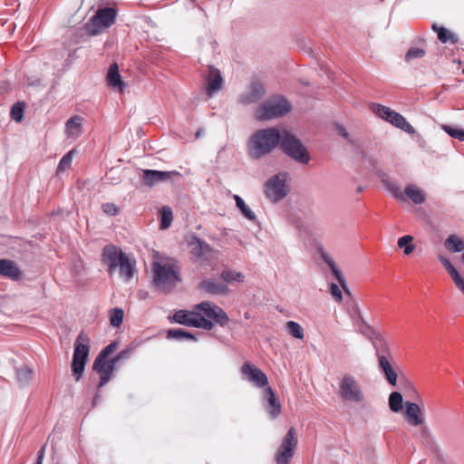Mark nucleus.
Masks as SVG:
<instances>
[{"label":"nucleus","instance_id":"22","mask_svg":"<svg viewBox=\"0 0 464 464\" xmlns=\"http://www.w3.org/2000/svg\"><path fill=\"white\" fill-rule=\"evenodd\" d=\"M394 412H401L407 421L412 425H419L423 420L421 408H391Z\"/></svg>","mask_w":464,"mask_h":464},{"label":"nucleus","instance_id":"51","mask_svg":"<svg viewBox=\"0 0 464 464\" xmlns=\"http://www.w3.org/2000/svg\"><path fill=\"white\" fill-rule=\"evenodd\" d=\"M341 389L343 396H346L348 393V378L344 376L341 382Z\"/></svg>","mask_w":464,"mask_h":464},{"label":"nucleus","instance_id":"16","mask_svg":"<svg viewBox=\"0 0 464 464\" xmlns=\"http://www.w3.org/2000/svg\"><path fill=\"white\" fill-rule=\"evenodd\" d=\"M195 308L209 318V321L212 320L220 326L227 325L229 321L226 312L220 306L211 302H201L196 304Z\"/></svg>","mask_w":464,"mask_h":464},{"label":"nucleus","instance_id":"10","mask_svg":"<svg viewBox=\"0 0 464 464\" xmlns=\"http://www.w3.org/2000/svg\"><path fill=\"white\" fill-rule=\"evenodd\" d=\"M371 110L378 117L390 122L396 128H399L409 134H413L415 132L414 128L401 114L392 111L389 107L378 103H372L371 105Z\"/></svg>","mask_w":464,"mask_h":464},{"label":"nucleus","instance_id":"36","mask_svg":"<svg viewBox=\"0 0 464 464\" xmlns=\"http://www.w3.org/2000/svg\"><path fill=\"white\" fill-rule=\"evenodd\" d=\"M160 228L167 229L170 226L173 219L172 209L168 206H164L160 209Z\"/></svg>","mask_w":464,"mask_h":464},{"label":"nucleus","instance_id":"42","mask_svg":"<svg viewBox=\"0 0 464 464\" xmlns=\"http://www.w3.org/2000/svg\"><path fill=\"white\" fill-rule=\"evenodd\" d=\"M24 103L16 102L11 109V117L16 121H21L23 119Z\"/></svg>","mask_w":464,"mask_h":464},{"label":"nucleus","instance_id":"48","mask_svg":"<svg viewBox=\"0 0 464 464\" xmlns=\"http://www.w3.org/2000/svg\"><path fill=\"white\" fill-rule=\"evenodd\" d=\"M102 210L109 215L114 216L119 212L118 207L113 203H105L102 205Z\"/></svg>","mask_w":464,"mask_h":464},{"label":"nucleus","instance_id":"11","mask_svg":"<svg viewBox=\"0 0 464 464\" xmlns=\"http://www.w3.org/2000/svg\"><path fill=\"white\" fill-rule=\"evenodd\" d=\"M286 173H278L270 178L265 184V194L272 202H278L286 197Z\"/></svg>","mask_w":464,"mask_h":464},{"label":"nucleus","instance_id":"23","mask_svg":"<svg viewBox=\"0 0 464 464\" xmlns=\"http://www.w3.org/2000/svg\"><path fill=\"white\" fill-rule=\"evenodd\" d=\"M0 275L13 280L21 278V271L16 264L9 259H0Z\"/></svg>","mask_w":464,"mask_h":464},{"label":"nucleus","instance_id":"13","mask_svg":"<svg viewBox=\"0 0 464 464\" xmlns=\"http://www.w3.org/2000/svg\"><path fill=\"white\" fill-rule=\"evenodd\" d=\"M298 440L294 427L290 428L276 454V464H289L294 456Z\"/></svg>","mask_w":464,"mask_h":464},{"label":"nucleus","instance_id":"56","mask_svg":"<svg viewBox=\"0 0 464 464\" xmlns=\"http://www.w3.org/2000/svg\"><path fill=\"white\" fill-rule=\"evenodd\" d=\"M461 259H462V261L464 262V253H463V254H462V256H461Z\"/></svg>","mask_w":464,"mask_h":464},{"label":"nucleus","instance_id":"17","mask_svg":"<svg viewBox=\"0 0 464 464\" xmlns=\"http://www.w3.org/2000/svg\"><path fill=\"white\" fill-rule=\"evenodd\" d=\"M180 173L176 170L160 171L153 169L142 170L141 180L145 186L153 187L158 183L172 179L174 177H179Z\"/></svg>","mask_w":464,"mask_h":464},{"label":"nucleus","instance_id":"2","mask_svg":"<svg viewBox=\"0 0 464 464\" xmlns=\"http://www.w3.org/2000/svg\"><path fill=\"white\" fill-rule=\"evenodd\" d=\"M281 140V131L276 128H267L255 131L247 143V154L258 160L268 155Z\"/></svg>","mask_w":464,"mask_h":464},{"label":"nucleus","instance_id":"25","mask_svg":"<svg viewBox=\"0 0 464 464\" xmlns=\"http://www.w3.org/2000/svg\"><path fill=\"white\" fill-rule=\"evenodd\" d=\"M200 288L212 295H226L228 292V288L225 284L218 283L209 279L204 280L200 284Z\"/></svg>","mask_w":464,"mask_h":464},{"label":"nucleus","instance_id":"41","mask_svg":"<svg viewBox=\"0 0 464 464\" xmlns=\"http://www.w3.org/2000/svg\"><path fill=\"white\" fill-rule=\"evenodd\" d=\"M442 130L447 132L450 137L464 141V130L461 129L454 128L449 125H443Z\"/></svg>","mask_w":464,"mask_h":464},{"label":"nucleus","instance_id":"9","mask_svg":"<svg viewBox=\"0 0 464 464\" xmlns=\"http://www.w3.org/2000/svg\"><path fill=\"white\" fill-rule=\"evenodd\" d=\"M170 320L174 323L186 326L202 328L210 331L214 327L212 321L200 314L198 310L194 307L193 311L179 310L175 312Z\"/></svg>","mask_w":464,"mask_h":464},{"label":"nucleus","instance_id":"27","mask_svg":"<svg viewBox=\"0 0 464 464\" xmlns=\"http://www.w3.org/2000/svg\"><path fill=\"white\" fill-rule=\"evenodd\" d=\"M82 119L80 116H73L66 122V132L69 137L77 138L82 133Z\"/></svg>","mask_w":464,"mask_h":464},{"label":"nucleus","instance_id":"18","mask_svg":"<svg viewBox=\"0 0 464 464\" xmlns=\"http://www.w3.org/2000/svg\"><path fill=\"white\" fill-rule=\"evenodd\" d=\"M121 249L114 245H107L102 249V262L108 266V273L112 275L118 265L121 261V257L125 256Z\"/></svg>","mask_w":464,"mask_h":464},{"label":"nucleus","instance_id":"47","mask_svg":"<svg viewBox=\"0 0 464 464\" xmlns=\"http://www.w3.org/2000/svg\"><path fill=\"white\" fill-rule=\"evenodd\" d=\"M330 293H331L333 298L336 302H341L342 301V298H343L342 291H341L340 287L336 284H334V283L331 284Z\"/></svg>","mask_w":464,"mask_h":464},{"label":"nucleus","instance_id":"39","mask_svg":"<svg viewBox=\"0 0 464 464\" xmlns=\"http://www.w3.org/2000/svg\"><path fill=\"white\" fill-rule=\"evenodd\" d=\"M285 326H286V329L288 330L289 334L292 336H294L295 338H297V339L304 338V330L298 323L294 322V321H289L286 323Z\"/></svg>","mask_w":464,"mask_h":464},{"label":"nucleus","instance_id":"49","mask_svg":"<svg viewBox=\"0 0 464 464\" xmlns=\"http://www.w3.org/2000/svg\"><path fill=\"white\" fill-rule=\"evenodd\" d=\"M117 348L116 343H111L107 345L97 357L106 359Z\"/></svg>","mask_w":464,"mask_h":464},{"label":"nucleus","instance_id":"26","mask_svg":"<svg viewBox=\"0 0 464 464\" xmlns=\"http://www.w3.org/2000/svg\"><path fill=\"white\" fill-rule=\"evenodd\" d=\"M431 28L437 33L438 38L441 43L454 44L458 42L457 36L449 29L436 24H433Z\"/></svg>","mask_w":464,"mask_h":464},{"label":"nucleus","instance_id":"8","mask_svg":"<svg viewBox=\"0 0 464 464\" xmlns=\"http://www.w3.org/2000/svg\"><path fill=\"white\" fill-rule=\"evenodd\" d=\"M116 10L112 7L98 9L95 14L85 24L86 31L95 35L101 34L115 23Z\"/></svg>","mask_w":464,"mask_h":464},{"label":"nucleus","instance_id":"50","mask_svg":"<svg viewBox=\"0 0 464 464\" xmlns=\"http://www.w3.org/2000/svg\"><path fill=\"white\" fill-rule=\"evenodd\" d=\"M456 286L464 294V279L458 274L452 278Z\"/></svg>","mask_w":464,"mask_h":464},{"label":"nucleus","instance_id":"31","mask_svg":"<svg viewBox=\"0 0 464 464\" xmlns=\"http://www.w3.org/2000/svg\"><path fill=\"white\" fill-rule=\"evenodd\" d=\"M445 247L452 252H461L464 250V241L459 237L451 235L446 239Z\"/></svg>","mask_w":464,"mask_h":464},{"label":"nucleus","instance_id":"1","mask_svg":"<svg viewBox=\"0 0 464 464\" xmlns=\"http://www.w3.org/2000/svg\"><path fill=\"white\" fill-rule=\"evenodd\" d=\"M350 320L355 334L352 338L353 346L358 348L361 346L359 334L371 341L375 349L380 370L392 387L397 386L398 374L392 367L393 357L390 346L382 334L367 323L359 302L353 299L351 294Z\"/></svg>","mask_w":464,"mask_h":464},{"label":"nucleus","instance_id":"21","mask_svg":"<svg viewBox=\"0 0 464 464\" xmlns=\"http://www.w3.org/2000/svg\"><path fill=\"white\" fill-rule=\"evenodd\" d=\"M223 78L220 74L219 70L215 68L214 66H209L208 75V86H207V93L208 96H212L213 93L218 92L222 88Z\"/></svg>","mask_w":464,"mask_h":464},{"label":"nucleus","instance_id":"46","mask_svg":"<svg viewBox=\"0 0 464 464\" xmlns=\"http://www.w3.org/2000/svg\"><path fill=\"white\" fill-rule=\"evenodd\" d=\"M263 398L267 401L269 406H277L276 404V394L274 393L273 390L270 387H265V390L263 392Z\"/></svg>","mask_w":464,"mask_h":464},{"label":"nucleus","instance_id":"30","mask_svg":"<svg viewBox=\"0 0 464 464\" xmlns=\"http://www.w3.org/2000/svg\"><path fill=\"white\" fill-rule=\"evenodd\" d=\"M121 261L118 265L120 275L126 281H130L133 277L134 269L130 258L125 256L121 257Z\"/></svg>","mask_w":464,"mask_h":464},{"label":"nucleus","instance_id":"35","mask_svg":"<svg viewBox=\"0 0 464 464\" xmlns=\"http://www.w3.org/2000/svg\"><path fill=\"white\" fill-rule=\"evenodd\" d=\"M168 337L177 340L197 341L196 336L181 329H170L168 331Z\"/></svg>","mask_w":464,"mask_h":464},{"label":"nucleus","instance_id":"4","mask_svg":"<svg viewBox=\"0 0 464 464\" xmlns=\"http://www.w3.org/2000/svg\"><path fill=\"white\" fill-rule=\"evenodd\" d=\"M401 390L408 399L403 404L402 394L399 392H392L389 396L388 406H420L428 403H441V401H430L423 400L416 387L408 379L401 381Z\"/></svg>","mask_w":464,"mask_h":464},{"label":"nucleus","instance_id":"52","mask_svg":"<svg viewBox=\"0 0 464 464\" xmlns=\"http://www.w3.org/2000/svg\"><path fill=\"white\" fill-rule=\"evenodd\" d=\"M45 447L46 445L43 446L42 449L38 451L37 454V459L35 464H43V460L45 454Z\"/></svg>","mask_w":464,"mask_h":464},{"label":"nucleus","instance_id":"28","mask_svg":"<svg viewBox=\"0 0 464 464\" xmlns=\"http://www.w3.org/2000/svg\"><path fill=\"white\" fill-rule=\"evenodd\" d=\"M319 251H320L321 257L324 260L325 263L328 264V266H330L333 274L334 275L336 279L339 281V283L342 285L343 290L346 293H348V288L346 287L345 281L343 278V276L341 275V272L337 268V266L334 264V262L332 260V258L327 255V253L324 249H320Z\"/></svg>","mask_w":464,"mask_h":464},{"label":"nucleus","instance_id":"37","mask_svg":"<svg viewBox=\"0 0 464 464\" xmlns=\"http://www.w3.org/2000/svg\"><path fill=\"white\" fill-rule=\"evenodd\" d=\"M413 237L410 235L403 236L398 239V246L404 248L403 252L405 255H410L414 250V246L411 244Z\"/></svg>","mask_w":464,"mask_h":464},{"label":"nucleus","instance_id":"38","mask_svg":"<svg viewBox=\"0 0 464 464\" xmlns=\"http://www.w3.org/2000/svg\"><path fill=\"white\" fill-rule=\"evenodd\" d=\"M74 152V150H72L61 159L57 168V174H60L71 168Z\"/></svg>","mask_w":464,"mask_h":464},{"label":"nucleus","instance_id":"15","mask_svg":"<svg viewBox=\"0 0 464 464\" xmlns=\"http://www.w3.org/2000/svg\"><path fill=\"white\" fill-rule=\"evenodd\" d=\"M389 190L392 192V196L401 201H405L406 198H410L414 204L420 205L424 203L426 197L423 190H421L419 187H417L414 184H410L406 186L404 194L400 189L399 187H397L394 184H387Z\"/></svg>","mask_w":464,"mask_h":464},{"label":"nucleus","instance_id":"33","mask_svg":"<svg viewBox=\"0 0 464 464\" xmlns=\"http://www.w3.org/2000/svg\"><path fill=\"white\" fill-rule=\"evenodd\" d=\"M234 198H235L237 207L240 209V211L244 215V217L251 221L256 220V217L255 213L245 203V201L238 195H235Z\"/></svg>","mask_w":464,"mask_h":464},{"label":"nucleus","instance_id":"7","mask_svg":"<svg viewBox=\"0 0 464 464\" xmlns=\"http://www.w3.org/2000/svg\"><path fill=\"white\" fill-rule=\"evenodd\" d=\"M89 339L82 334H79L74 343V352L72 362V376L75 381H79L85 369L87 359L89 356Z\"/></svg>","mask_w":464,"mask_h":464},{"label":"nucleus","instance_id":"45","mask_svg":"<svg viewBox=\"0 0 464 464\" xmlns=\"http://www.w3.org/2000/svg\"><path fill=\"white\" fill-rule=\"evenodd\" d=\"M439 259L451 278H453L454 276H456L459 274L457 269L453 266V265L450 263V261L447 257H445L443 256H440Z\"/></svg>","mask_w":464,"mask_h":464},{"label":"nucleus","instance_id":"20","mask_svg":"<svg viewBox=\"0 0 464 464\" xmlns=\"http://www.w3.org/2000/svg\"><path fill=\"white\" fill-rule=\"evenodd\" d=\"M107 84L109 87L122 92L125 88V82L122 81L119 72V66L116 63L110 65L107 73Z\"/></svg>","mask_w":464,"mask_h":464},{"label":"nucleus","instance_id":"3","mask_svg":"<svg viewBox=\"0 0 464 464\" xmlns=\"http://www.w3.org/2000/svg\"><path fill=\"white\" fill-rule=\"evenodd\" d=\"M152 271L155 285L165 292L170 291L181 280L180 267L171 257H164L153 262Z\"/></svg>","mask_w":464,"mask_h":464},{"label":"nucleus","instance_id":"34","mask_svg":"<svg viewBox=\"0 0 464 464\" xmlns=\"http://www.w3.org/2000/svg\"><path fill=\"white\" fill-rule=\"evenodd\" d=\"M110 324L114 328H119L124 317V312L121 308H113L109 313Z\"/></svg>","mask_w":464,"mask_h":464},{"label":"nucleus","instance_id":"43","mask_svg":"<svg viewBox=\"0 0 464 464\" xmlns=\"http://www.w3.org/2000/svg\"><path fill=\"white\" fill-rule=\"evenodd\" d=\"M425 53H426L423 49L418 48V47H412L407 52V53L405 55V61L410 62L416 58H421L425 55Z\"/></svg>","mask_w":464,"mask_h":464},{"label":"nucleus","instance_id":"54","mask_svg":"<svg viewBox=\"0 0 464 464\" xmlns=\"http://www.w3.org/2000/svg\"><path fill=\"white\" fill-rule=\"evenodd\" d=\"M338 130H339V133L343 136V137H346L347 136V133H346V130L343 127H338Z\"/></svg>","mask_w":464,"mask_h":464},{"label":"nucleus","instance_id":"53","mask_svg":"<svg viewBox=\"0 0 464 464\" xmlns=\"http://www.w3.org/2000/svg\"><path fill=\"white\" fill-rule=\"evenodd\" d=\"M281 408H272V411L270 412L271 416L273 418H276L280 413Z\"/></svg>","mask_w":464,"mask_h":464},{"label":"nucleus","instance_id":"5","mask_svg":"<svg viewBox=\"0 0 464 464\" xmlns=\"http://www.w3.org/2000/svg\"><path fill=\"white\" fill-rule=\"evenodd\" d=\"M279 144L283 152L294 160L301 164H307L309 162V152L300 140L292 132L285 130H282Z\"/></svg>","mask_w":464,"mask_h":464},{"label":"nucleus","instance_id":"44","mask_svg":"<svg viewBox=\"0 0 464 464\" xmlns=\"http://www.w3.org/2000/svg\"><path fill=\"white\" fill-rule=\"evenodd\" d=\"M439 259L451 278H453L454 276H456L459 274L457 269L453 266V265L450 263V261L447 257H445L443 256H440Z\"/></svg>","mask_w":464,"mask_h":464},{"label":"nucleus","instance_id":"40","mask_svg":"<svg viewBox=\"0 0 464 464\" xmlns=\"http://www.w3.org/2000/svg\"><path fill=\"white\" fill-rule=\"evenodd\" d=\"M16 377L20 384L25 385L31 381L33 377V371L28 367H22L17 370Z\"/></svg>","mask_w":464,"mask_h":464},{"label":"nucleus","instance_id":"12","mask_svg":"<svg viewBox=\"0 0 464 464\" xmlns=\"http://www.w3.org/2000/svg\"><path fill=\"white\" fill-rule=\"evenodd\" d=\"M129 351L123 350L112 360H106L97 357L93 362V370L100 374L99 387L106 384L111 379L116 362L127 358Z\"/></svg>","mask_w":464,"mask_h":464},{"label":"nucleus","instance_id":"24","mask_svg":"<svg viewBox=\"0 0 464 464\" xmlns=\"http://www.w3.org/2000/svg\"><path fill=\"white\" fill-rule=\"evenodd\" d=\"M192 254L197 257L205 256L207 254L213 252L211 246L205 241L197 237H192L188 242Z\"/></svg>","mask_w":464,"mask_h":464},{"label":"nucleus","instance_id":"19","mask_svg":"<svg viewBox=\"0 0 464 464\" xmlns=\"http://www.w3.org/2000/svg\"><path fill=\"white\" fill-rule=\"evenodd\" d=\"M265 94V88L263 84L257 81L251 83L249 90L242 94L239 102L242 104L247 105L257 102Z\"/></svg>","mask_w":464,"mask_h":464},{"label":"nucleus","instance_id":"55","mask_svg":"<svg viewBox=\"0 0 464 464\" xmlns=\"http://www.w3.org/2000/svg\"><path fill=\"white\" fill-rule=\"evenodd\" d=\"M363 189H364V188L362 186H358L357 188H356V192L357 193H361V192L363 191Z\"/></svg>","mask_w":464,"mask_h":464},{"label":"nucleus","instance_id":"14","mask_svg":"<svg viewBox=\"0 0 464 464\" xmlns=\"http://www.w3.org/2000/svg\"><path fill=\"white\" fill-rule=\"evenodd\" d=\"M242 378L255 387L263 389L268 385L266 375L251 362L246 361L240 368Z\"/></svg>","mask_w":464,"mask_h":464},{"label":"nucleus","instance_id":"29","mask_svg":"<svg viewBox=\"0 0 464 464\" xmlns=\"http://www.w3.org/2000/svg\"><path fill=\"white\" fill-rule=\"evenodd\" d=\"M364 401L365 395L361 385L354 380L350 379V402L362 403Z\"/></svg>","mask_w":464,"mask_h":464},{"label":"nucleus","instance_id":"6","mask_svg":"<svg viewBox=\"0 0 464 464\" xmlns=\"http://www.w3.org/2000/svg\"><path fill=\"white\" fill-rule=\"evenodd\" d=\"M291 105L287 100L281 97H273L263 102L255 112L258 121H268L279 118L289 112Z\"/></svg>","mask_w":464,"mask_h":464},{"label":"nucleus","instance_id":"32","mask_svg":"<svg viewBox=\"0 0 464 464\" xmlns=\"http://www.w3.org/2000/svg\"><path fill=\"white\" fill-rule=\"evenodd\" d=\"M221 278L228 284H232L234 282L242 283L245 280V276L241 272H237L231 269H224L221 272Z\"/></svg>","mask_w":464,"mask_h":464}]
</instances>
